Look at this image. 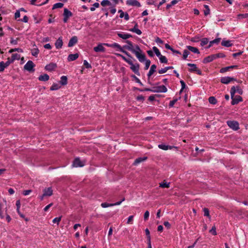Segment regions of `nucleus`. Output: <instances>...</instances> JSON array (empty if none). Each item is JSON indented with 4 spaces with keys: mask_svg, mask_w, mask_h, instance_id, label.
Wrapping results in <instances>:
<instances>
[{
    "mask_svg": "<svg viewBox=\"0 0 248 248\" xmlns=\"http://www.w3.org/2000/svg\"><path fill=\"white\" fill-rule=\"evenodd\" d=\"M78 37L76 36H73L69 41L68 46L72 47L78 43Z\"/></svg>",
    "mask_w": 248,
    "mask_h": 248,
    "instance_id": "15",
    "label": "nucleus"
},
{
    "mask_svg": "<svg viewBox=\"0 0 248 248\" xmlns=\"http://www.w3.org/2000/svg\"><path fill=\"white\" fill-rule=\"evenodd\" d=\"M153 49L154 51L155 52V54H156V55L158 57H159L161 55H162L161 54L159 49L156 46H154L153 47Z\"/></svg>",
    "mask_w": 248,
    "mask_h": 248,
    "instance_id": "41",
    "label": "nucleus"
},
{
    "mask_svg": "<svg viewBox=\"0 0 248 248\" xmlns=\"http://www.w3.org/2000/svg\"><path fill=\"white\" fill-rule=\"evenodd\" d=\"M190 40L192 42H198L200 41V37L199 36H195L191 38Z\"/></svg>",
    "mask_w": 248,
    "mask_h": 248,
    "instance_id": "47",
    "label": "nucleus"
},
{
    "mask_svg": "<svg viewBox=\"0 0 248 248\" xmlns=\"http://www.w3.org/2000/svg\"><path fill=\"white\" fill-rule=\"evenodd\" d=\"M99 7V4L98 2H95L93 4V7L90 8L91 11H94L95 8H98Z\"/></svg>",
    "mask_w": 248,
    "mask_h": 248,
    "instance_id": "52",
    "label": "nucleus"
},
{
    "mask_svg": "<svg viewBox=\"0 0 248 248\" xmlns=\"http://www.w3.org/2000/svg\"><path fill=\"white\" fill-rule=\"evenodd\" d=\"M155 41L158 44H162L163 43V41L159 37H157L155 38Z\"/></svg>",
    "mask_w": 248,
    "mask_h": 248,
    "instance_id": "64",
    "label": "nucleus"
},
{
    "mask_svg": "<svg viewBox=\"0 0 248 248\" xmlns=\"http://www.w3.org/2000/svg\"><path fill=\"white\" fill-rule=\"evenodd\" d=\"M236 92V90L235 89V87L234 86H232L231 88V91H230L231 97H234V95Z\"/></svg>",
    "mask_w": 248,
    "mask_h": 248,
    "instance_id": "43",
    "label": "nucleus"
},
{
    "mask_svg": "<svg viewBox=\"0 0 248 248\" xmlns=\"http://www.w3.org/2000/svg\"><path fill=\"white\" fill-rule=\"evenodd\" d=\"M228 125L233 130H237L239 129V124L238 122L235 121H228L227 122Z\"/></svg>",
    "mask_w": 248,
    "mask_h": 248,
    "instance_id": "3",
    "label": "nucleus"
},
{
    "mask_svg": "<svg viewBox=\"0 0 248 248\" xmlns=\"http://www.w3.org/2000/svg\"><path fill=\"white\" fill-rule=\"evenodd\" d=\"M209 232L214 235H217L216 228L215 226L212 227V229L209 231Z\"/></svg>",
    "mask_w": 248,
    "mask_h": 248,
    "instance_id": "49",
    "label": "nucleus"
},
{
    "mask_svg": "<svg viewBox=\"0 0 248 248\" xmlns=\"http://www.w3.org/2000/svg\"><path fill=\"white\" fill-rule=\"evenodd\" d=\"M167 71V70L166 67H165L164 68H162V69L159 70L158 73L160 74H162L165 73Z\"/></svg>",
    "mask_w": 248,
    "mask_h": 248,
    "instance_id": "63",
    "label": "nucleus"
},
{
    "mask_svg": "<svg viewBox=\"0 0 248 248\" xmlns=\"http://www.w3.org/2000/svg\"><path fill=\"white\" fill-rule=\"evenodd\" d=\"M220 40H221V38H218L215 39L214 40H212V43H213V44H218L220 42Z\"/></svg>",
    "mask_w": 248,
    "mask_h": 248,
    "instance_id": "61",
    "label": "nucleus"
},
{
    "mask_svg": "<svg viewBox=\"0 0 248 248\" xmlns=\"http://www.w3.org/2000/svg\"><path fill=\"white\" fill-rule=\"evenodd\" d=\"M149 217V212L148 211H146L144 214V219L145 220H147Z\"/></svg>",
    "mask_w": 248,
    "mask_h": 248,
    "instance_id": "57",
    "label": "nucleus"
},
{
    "mask_svg": "<svg viewBox=\"0 0 248 248\" xmlns=\"http://www.w3.org/2000/svg\"><path fill=\"white\" fill-rule=\"evenodd\" d=\"M167 91V88L164 85H161L153 88L152 92L154 93H166Z\"/></svg>",
    "mask_w": 248,
    "mask_h": 248,
    "instance_id": "5",
    "label": "nucleus"
},
{
    "mask_svg": "<svg viewBox=\"0 0 248 248\" xmlns=\"http://www.w3.org/2000/svg\"><path fill=\"white\" fill-rule=\"evenodd\" d=\"M83 64L86 68L90 69L92 68L91 65L86 60L83 61Z\"/></svg>",
    "mask_w": 248,
    "mask_h": 248,
    "instance_id": "50",
    "label": "nucleus"
},
{
    "mask_svg": "<svg viewBox=\"0 0 248 248\" xmlns=\"http://www.w3.org/2000/svg\"><path fill=\"white\" fill-rule=\"evenodd\" d=\"M177 101V99H173L169 103V107H173L175 103Z\"/></svg>",
    "mask_w": 248,
    "mask_h": 248,
    "instance_id": "56",
    "label": "nucleus"
},
{
    "mask_svg": "<svg viewBox=\"0 0 248 248\" xmlns=\"http://www.w3.org/2000/svg\"><path fill=\"white\" fill-rule=\"evenodd\" d=\"M232 101L231 104L232 105H234L238 104L240 102L242 101V98L240 95H236L233 97H231Z\"/></svg>",
    "mask_w": 248,
    "mask_h": 248,
    "instance_id": "11",
    "label": "nucleus"
},
{
    "mask_svg": "<svg viewBox=\"0 0 248 248\" xmlns=\"http://www.w3.org/2000/svg\"><path fill=\"white\" fill-rule=\"evenodd\" d=\"M11 63V61H10V58H8L7 59V61L5 62H4L3 61L0 62V72H2L4 71V69L7 67Z\"/></svg>",
    "mask_w": 248,
    "mask_h": 248,
    "instance_id": "8",
    "label": "nucleus"
},
{
    "mask_svg": "<svg viewBox=\"0 0 248 248\" xmlns=\"http://www.w3.org/2000/svg\"><path fill=\"white\" fill-rule=\"evenodd\" d=\"M93 50L96 52H104L105 51V48L103 46L102 44H99L96 46L94 47Z\"/></svg>",
    "mask_w": 248,
    "mask_h": 248,
    "instance_id": "17",
    "label": "nucleus"
},
{
    "mask_svg": "<svg viewBox=\"0 0 248 248\" xmlns=\"http://www.w3.org/2000/svg\"><path fill=\"white\" fill-rule=\"evenodd\" d=\"M63 15V16H66L69 18L73 16V14L71 12L69 11L67 8H64Z\"/></svg>",
    "mask_w": 248,
    "mask_h": 248,
    "instance_id": "28",
    "label": "nucleus"
},
{
    "mask_svg": "<svg viewBox=\"0 0 248 248\" xmlns=\"http://www.w3.org/2000/svg\"><path fill=\"white\" fill-rule=\"evenodd\" d=\"M186 47L187 48L188 50L191 51V52L194 53L200 54V53L199 49L195 47H193L190 46H187Z\"/></svg>",
    "mask_w": 248,
    "mask_h": 248,
    "instance_id": "25",
    "label": "nucleus"
},
{
    "mask_svg": "<svg viewBox=\"0 0 248 248\" xmlns=\"http://www.w3.org/2000/svg\"><path fill=\"white\" fill-rule=\"evenodd\" d=\"M170 183H167L164 180L163 182L159 184V187L162 188H169L170 187Z\"/></svg>",
    "mask_w": 248,
    "mask_h": 248,
    "instance_id": "31",
    "label": "nucleus"
},
{
    "mask_svg": "<svg viewBox=\"0 0 248 248\" xmlns=\"http://www.w3.org/2000/svg\"><path fill=\"white\" fill-rule=\"evenodd\" d=\"M134 216H130L128 217L127 224H132L133 223V220Z\"/></svg>",
    "mask_w": 248,
    "mask_h": 248,
    "instance_id": "54",
    "label": "nucleus"
},
{
    "mask_svg": "<svg viewBox=\"0 0 248 248\" xmlns=\"http://www.w3.org/2000/svg\"><path fill=\"white\" fill-rule=\"evenodd\" d=\"M209 102L210 104H216L217 103V100L214 96H211L208 99Z\"/></svg>",
    "mask_w": 248,
    "mask_h": 248,
    "instance_id": "38",
    "label": "nucleus"
},
{
    "mask_svg": "<svg viewBox=\"0 0 248 248\" xmlns=\"http://www.w3.org/2000/svg\"><path fill=\"white\" fill-rule=\"evenodd\" d=\"M63 6V4L61 2L55 3L53 5L52 9L61 8Z\"/></svg>",
    "mask_w": 248,
    "mask_h": 248,
    "instance_id": "35",
    "label": "nucleus"
},
{
    "mask_svg": "<svg viewBox=\"0 0 248 248\" xmlns=\"http://www.w3.org/2000/svg\"><path fill=\"white\" fill-rule=\"evenodd\" d=\"M124 200H125V199L124 198L121 201L116 202L114 203H108L107 202H103L101 203V206L103 208H106V207L113 206H115V205H120L122 203V202L124 201Z\"/></svg>",
    "mask_w": 248,
    "mask_h": 248,
    "instance_id": "9",
    "label": "nucleus"
},
{
    "mask_svg": "<svg viewBox=\"0 0 248 248\" xmlns=\"http://www.w3.org/2000/svg\"><path fill=\"white\" fill-rule=\"evenodd\" d=\"M31 52L32 56L37 57L39 53V50L38 48L36 47L33 49H32Z\"/></svg>",
    "mask_w": 248,
    "mask_h": 248,
    "instance_id": "32",
    "label": "nucleus"
},
{
    "mask_svg": "<svg viewBox=\"0 0 248 248\" xmlns=\"http://www.w3.org/2000/svg\"><path fill=\"white\" fill-rule=\"evenodd\" d=\"M126 4L128 5L137 6L140 7L141 6L140 3L137 0H127Z\"/></svg>",
    "mask_w": 248,
    "mask_h": 248,
    "instance_id": "12",
    "label": "nucleus"
},
{
    "mask_svg": "<svg viewBox=\"0 0 248 248\" xmlns=\"http://www.w3.org/2000/svg\"><path fill=\"white\" fill-rule=\"evenodd\" d=\"M111 2L108 0H103L101 2V5L103 6H106L107 5H111Z\"/></svg>",
    "mask_w": 248,
    "mask_h": 248,
    "instance_id": "40",
    "label": "nucleus"
},
{
    "mask_svg": "<svg viewBox=\"0 0 248 248\" xmlns=\"http://www.w3.org/2000/svg\"><path fill=\"white\" fill-rule=\"evenodd\" d=\"M128 64L131 66L130 69L131 70L138 76H140V64L138 63L134 64L132 61Z\"/></svg>",
    "mask_w": 248,
    "mask_h": 248,
    "instance_id": "2",
    "label": "nucleus"
},
{
    "mask_svg": "<svg viewBox=\"0 0 248 248\" xmlns=\"http://www.w3.org/2000/svg\"><path fill=\"white\" fill-rule=\"evenodd\" d=\"M145 231L146 235L147 236V241H149L150 240H151L150 231H149V229L147 228L145 229Z\"/></svg>",
    "mask_w": 248,
    "mask_h": 248,
    "instance_id": "46",
    "label": "nucleus"
},
{
    "mask_svg": "<svg viewBox=\"0 0 248 248\" xmlns=\"http://www.w3.org/2000/svg\"><path fill=\"white\" fill-rule=\"evenodd\" d=\"M156 66L155 64H153L150 67V69L147 74L148 77L150 78L155 72L156 71Z\"/></svg>",
    "mask_w": 248,
    "mask_h": 248,
    "instance_id": "23",
    "label": "nucleus"
},
{
    "mask_svg": "<svg viewBox=\"0 0 248 248\" xmlns=\"http://www.w3.org/2000/svg\"><path fill=\"white\" fill-rule=\"evenodd\" d=\"M111 47L116 48L118 49L120 51L125 54L129 57L132 58L131 55L129 53H128L127 51L124 50L123 47H122L119 44H118L116 43H113V44H112Z\"/></svg>",
    "mask_w": 248,
    "mask_h": 248,
    "instance_id": "7",
    "label": "nucleus"
},
{
    "mask_svg": "<svg viewBox=\"0 0 248 248\" xmlns=\"http://www.w3.org/2000/svg\"><path fill=\"white\" fill-rule=\"evenodd\" d=\"M215 59L217 58H224L225 57V55L224 54L222 53H219L218 54H214Z\"/></svg>",
    "mask_w": 248,
    "mask_h": 248,
    "instance_id": "53",
    "label": "nucleus"
},
{
    "mask_svg": "<svg viewBox=\"0 0 248 248\" xmlns=\"http://www.w3.org/2000/svg\"><path fill=\"white\" fill-rule=\"evenodd\" d=\"M57 66L56 63L51 62L48 64H47L45 66V68L46 70L51 72L54 71L56 68Z\"/></svg>",
    "mask_w": 248,
    "mask_h": 248,
    "instance_id": "13",
    "label": "nucleus"
},
{
    "mask_svg": "<svg viewBox=\"0 0 248 248\" xmlns=\"http://www.w3.org/2000/svg\"><path fill=\"white\" fill-rule=\"evenodd\" d=\"M209 42L208 39L207 38H202L201 40V46H203L205 45H207Z\"/></svg>",
    "mask_w": 248,
    "mask_h": 248,
    "instance_id": "37",
    "label": "nucleus"
},
{
    "mask_svg": "<svg viewBox=\"0 0 248 248\" xmlns=\"http://www.w3.org/2000/svg\"><path fill=\"white\" fill-rule=\"evenodd\" d=\"M73 166L75 167H82L84 164L80 161L79 158H77L73 161Z\"/></svg>",
    "mask_w": 248,
    "mask_h": 248,
    "instance_id": "18",
    "label": "nucleus"
},
{
    "mask_svg": "<svg viewBox=\"0 0 248 248\" xmlns=\"http://www.w3.org/2000/svg\"><path fill=\"white\" fill-rule=\"evenodd\" d=\"M159 59L160 62L161 63H167L168 62V60L166 58V57L165 56H164L161 55L159 57Z\"/></svg>",
    "mask_w": 248,
    "mask_h": 248,
    "instance_id": "36",
    "label": "nucleus"
},
{
    "mask_svg": "<svg viewBox=\"0 0 248 248\" xmlns=\"http://www.w3.org/2000/svg\"><path fill=\"white\" fill-rule=\"evenodd\" d=\"M203 212H204V216H207L209 217H210V215H209V211L208 208H204L203 209Z\"/></svg>",
    "mask_w": 248,
    "mask_h": 248,
    "instance_id": "48",
    "label": "nucleus"
},
{
    "mask_svg": "<svg viewBox=\"0 0 248 248\" xmlns=\"http://www.w3.org/2000/svg\"><path fill=\"white\" fill-rule=\"evenodd\" d=\"M131 77L132 78H133L136 82L139 83L140 85L142 86L143 85V84L142 83V82L140 81V79L139 78H138L135 75H132L131 76Z\"/></svg>",
    "mask_w": 248,
    "mask_h": 248,
    "instance_id": "45",
    "label": "nucleus"
},
{
    "mask_svg": "<svg viewBox=\"0 0 248 248\" xmlns=\"http://www.w3.org/2000/svg\"><path fill=\"white\" fill-rule=\"evenodd\" d=\"M129 31L132 32H135L138 35H140L142 33L140 29H138L137 28H133L130 29L129 30Z\"/></svg>",
    "mask_w": 248,
    "mask_h": 248,
    "instance_id": "33",
    "label": "nucleus"
},
{
    "mask_svg": "<svg viewBox=\"0 0 248 248\" xmlns=\"http://www.w3.org/2000/svg\"><path fill=\"white\" fill-rule=\"evenodd\" d=\"M117 35L119 37H120L123 39H124V40L128 39L132 36L130 34L124 33H120V32L118 33Z\"/></svg>",
    "mask_w": 248,
    "mask_h": 248,
    "instance_id": "22",
    "label": "nucleus"
},
{
    "mask_svg": "<svg viewBox=\"0 0 248 248\" xmlns=\"http://www.w3.org/2000/svg\"><path fill=\"white\" fill-rule=\"evenodd\" d=\"M61 217H55L53 219V223H57L58 225L59 224L60 221L61 220Z\"/></svg>",
    "mask_w": 248,
    "mask_h": 248,
    "instance_id": "51",
    "label": "nucleus"
},
{
    "mask_svg": "<svg viewBox=\"0 0 248 248\" xmlns=\"http://www.w3.org/2000/svg\"><path fill=\"white\" fill-rule=\"evenodd\" d=\"M229 70H230V69H229V66L223 67V68H222L221 69H220V72L221 73H225V72L229 71Z\"/></svg>",
    "mask_w": 248,
    "mask_h": 248,
    "instance_id": "55",
    "label": "nucleus"
},
{
    "mask_svg": "<svg viewBox=\"0 0 248 248\" xmlns=\"http://www.w3.org/2000/svg\"><path fill=\"white\" fill-rule=\"evenodd\" d=\"M78 53L70 54L68 56L67 60L69 62L75 61L78 58Z\"/></svg>",
    "mask_w": 248,
    "mask_h": 248,
    "instance_id": "21",
    "label": "nucleus"
},
{
    "mask_svg": "<svg viewBox=\"0 0 248 248\" xmlns=\"http://www.w3.org/2000/svg\"><path fill=\"white\" fill-rule=\"evenodd\" d=\"M44 196H51L53 195V190L51 187H46L43 190Z\"/></svg>",
    "mask_w": 248,
    "mask_h": 248,
    "instance_id": "14",
    "label": "nucleus"
},
{
    "mask_svg": "<svg viewBox=\"0 0 248 248\" xmlns=\"http://www.w3.org/2000/svg\"><path fill=\"white\" fill-rule=\"evenodd\" d=\"M20 58V56L19 54L17 53L13 54L11 57V59H10V61L12 62H13L15 60H18Z\"/></svg>",
    "mask_w": 248,
    "mask_h": 248,
    "instance_id": "29",
    "label": "nucleus"
},
{
    "mask_svg": "<svg viewBox=\"0 0 248 248\" xmlns=\"http://www.w3.org/2000/svg\"><path fill=\"white\" fill-rule=\"evenodd\" d=\"M180 83L181 84V87H182L181 90L180 91V92H181L186 88V85L183 80H181Z\"/></svg>",
    "mask_w": 248,
    "mask_h": 248,
    "instance_id": "58",
    "label": "nucleus"
},
{
    "mask_svg": "<svg viewBox=\"0 0 248 248\" xmlns=\"http://www.w3.org/2000/svg\"><path fill=\"white\" fill-rule=\"evenodd\" d=\"M144 62H145V67H144V69L145 70H147L149 68V66L150 65L151 61L149 60H146L145 59V60Z\"/></svg>",
    "mask_w": 248,
    "mask_h": 248,
    "instance_id": "42",
    "label": "nucleus"
},
{
    "mask_svg": "<svg viewBox=\"0 0 248 248\" xmlns=\"http://www.w3.org/2000/svg\"><path fill=\"white\" fill-rule=\"evenodd\" d=\"M63 42L62 40V37H59L55 43V46L56 48L60 49L61 48L62 46Z\"/></svg>",
    "mask_w": 248,
    "mask_h": 248,
    "instance_id": "19",
    "label": "nucleus"
},
{
    "mask_svg": "<svg viewBox=\"0 0 248 248\" xmlns=\"http://www.w3.org/2000/svg\"><path fill=\"white\" fill-rule=\"evenodd\" d=\"M147 159V157H139L135 159L134 162V165H137L138 164L141 163V162H143L145 160H146Z\"/></svg>",
    "mask_w": 248,
    "mask_h": 248,
    "instance_id": "26",
    "label": "nucleus"
},
{
    "mask_svg": "<svg viewBox=\"0 0 248 248\" xmlns=\"http://www.w3.org/2000/svg\"><path fill=\"white\" fill-rule=\"evenodd\" d=\"M115 55H117L118 57H121L123 59V60H124L125 62H127L128 63H129L131 61V60L127 59L124 56H123V55H121L120 54L116 53Z\"/></svg>",
    "mask_w": 248,
    "mask_h": 248,
    "instance_id": "39",
    "label": "nucleus"
},
{
    "mask_svg": "<svg viewBox=\"0 0 248 248\" xmlns=\"http://www.w3.org/2000/svg\"><path fill=\"white\" fill-rule=\"evenodd\" d=\"M49 79V77L46 74H44L43 75H41L38 77V79L40 81H46L48 80Z\"/></svg>",
    "mask_w": 248,
    "mask_h": 248,
    "instance_id": "24",
    "label": "nucleus"
},
{
    "mask_svg": "<svg viewBox=\"0 0 248 248\" xmlns=\"http://www.w3.org/2000/svg\"><path fill=\"white\" fill-rule=\"evenodd\" d=\"M60 87H61L58 84L54 83V84H53V85L50 87V90L51 91L57 90L59 88H60Z\"/></svg>",
    "mask_w": 248,
    "mask_h": 248,
    "instance_id": "34",
    "label": "nucleus"
},
{
    "mask_svg": "<svg viewBox=\"0 0 248 248\" xmlns=\"http://www.w3.org/2000/svg\"><path fill=\"white\" fill-rule=\"evenodd\" d=\"M31 191H32L31 190H30V189L26 190L23 191V194L24 196H27V195L30 194L31 192Z\"/></svg>",
    "mask_w": 248,
    "mask_h": 248,
    "instance_id": "62",
    "label": "nucleus"
},
{
    "mask_svg": "<svg viewBox=\"0 0 248 248\" xmlns=\"http://www.w3.org/2000/svg\"><path fill=\"white\" fill-rule=\"evenodd\" d=\"M28 20H29L28 17L27 16H25L22 19H20L18 20L21 21L25 23H27L28 22Z\"/></svg>",
    "mask_w": 248,
    "mask_h": 248,
    "instance_id": "60",
    "label": "nucleus"
},
{
    "mask_svg": "<svg viewBox=\"0 0 248 248\" xmlns=\"http://www.w3.org/2000/svg\"><path fill=\"white\" fill-rule=\"evenodd\" d=\"M189 54V52L186 49H185L183 52V58L184 60H186L188 55Z\"/></svg>",
    "mask_w": 248,
    "mask_h": 248,
    "instance_id": "44",
    "label": "nucleus"
},
{
    "mask_svg": "<svg viewBox=\"0 0 248 248\" xmlns=\"http://www.w3.org/2000/svg\"><path fill=\"white\" fill-rule=\"evenodd\" d=\"M158 147L159 148L162 149V150H171L172 149H173V148H177V147L176 146H169V145H166L165 144H159L158 145Z\"/></svg>",
    "mask_w": 248,
    "mask_h": 248,
    "instance_id": "16",
    "label": "nucleus"
},
{
    "mask_svg": "<svg viewBox=\"0 0 248 248\" xmlns=\"http://www.w3.org/2000/svg\"><path fill=\"white\" fill-rule=\"evenodd\" d=\"M187 65L190 67V68L188 69L189 71L191 72H195L197 74L202 75V73L201 70L197 68L195 64L188 63Z\"/></svg>",
    "mask_w": 248,
    "mask_h": 248,
    "instance_id": "4",
    "label": "nucleus"
},
{
    "mask_svg": "<svg viewBox=\"0 0 248 248\" xmlns=\"http://www.w3.org/2000/svg\"><path fill=\"white\" fill-rule=\"evenodd\" d=\"M60 84L62 85H65L67 84V78L66 76H63L61 78V80L60 81Z\"/></svg>",
    "mask_w": 248,
    "mask_h": 248,
    "instance_id": "30",
    "label": "nucleus"
},
{
    "mask_svg": "<svg viewBox=\"0 0 248 248\" xmlns=\"http://www.w3.org/2000/svg\"><path fill=\"white\" fill-rule=\"evenodd\" d=\"M215 59V57L214 54L211 55L208 57H205L203 60V62L204 63H208L212 62Z\"/></svg>",
    "mask_w": 248,
    "mask_h": 248,
    "instance_id": "20",
    "label": "nucleus"
},
{
    "mask_svg": "<svg viewBox=\"0 0 248 248\" xmlns=\"http://www.w3.org/2000/svg\"><path fill=\"white\" fill-rule=\"evenodd\" d=\"M221 45L226 47L231 46L232 44L231 43V41L230 40H223L221 42Z\"/></svg>",
    "mask_w": 248,
    "mask_h": 248,
    "instance_id": "27",
    "label": "nucleus"
},
{
    "mask_svg": "<svg viewBox=\"0 0 248 248\" xmlns=\"http://www.w3.org/2000/svg\"><path fill=\"white\" fill-rule=\"evenodd\" d=\"M236 79L233 78H231L230 77H222L220 79V82L222 83L225 84H228L230 83L232 81H235Z\"/></svg>",
    "mask_w": 248,
    "mask_h": 248,
    "instance_id": "10",
    "label": "nucleus"
},
{
    "mask_svg": "<svg viewBox=\"0 0 248 248\" xmlns=\"http://www.w3.org/2000/svg\"><path fill=\"white\" fill-rule=\"evenodd\" d=\"M35 65L31 61H29L24 65V68L25 70L29 72L34 71L33 68Z\"/></svg>",
    "mask_w": 248,
    "mask_h": 248,
    "instance_id": "6",
    "label": "nucleus"
},
{
    "mask_svg": "<svg viewBox=\"0 0 248 248\" xmlns=\"http://www.w3.org/2000/svg\"><path fill=\"white\" fill-rule=\"evenodd\" d=\"M16 51H17L18 52H23V50L22 49L17 48H15V49H11V50H9V52L12 53V52Z\"/></svg>",
    "mask_w": 248,
    "mask_h": 248,
    "instance_id": "59",
    "label": "nucleus"
},
{
    "mask_svg": "<svg viewBox=\"0 0 248 248\" xmlns=\"http://www.w3.org/2000/svg\"><path fill=\"white\" fill-rule=\"evenodd\" d=\"M125 42L127 45L124 46L123 48L134 53L140 62H144L145 60V55L143 53L139 46L138 45L134 46L132 42L129 40H126Z\"/></svg>",
    "mask_w": 248,
    "mask_h": 248,
    "instance_id": "1",
    "label": "nucleus"
}]
</instances>
